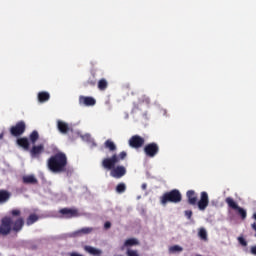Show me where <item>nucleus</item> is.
Listing matches in <instances>:
<instances>
[{
  "mask_svg": "<svg viewBox=\"0 0 256 256\" xmlns=\"http://www.w3.org/2000/svg\"><path fill=\"white\" fill-rule=\"evenodd\" d=\"M127 157V152L123 151L119 155H113L110 158H106L102 161L104 169L111 170L110 175L114 179H121L127 173V169L124 166H116L119 161H123Z\"/></svg>",
  "mask_w": 256,
  "mask_h": 256,
  "instance_id": "obj_1",
  "label": "nucleus"
},
{
  "mask_svg": "<svg viewBox=\"0 0 256 256\" xmlns=\"http://www.w3.org/2000/svg\"><path fill=\"white\" fill-rule=\"evenodd\" d=\"M66 166L67 156L63 153H58L48 160V167L53 173H62V171H65Z\"/></svg>",
  "mask_w": 256,
  "mask_h": 256,
  "instance_id": "obj_2",
  "label": "nucleus"
},
{
  "mask_svg": "<svg viewBox=\"0 0 256 256\" xmlns=\"http://www.w3.org/2000/svg\"><path fill=\"white\" fill-rule=\"evenodd\" d=\"M23 228V219H18L13 225L11 218H3L2 224L0 225L1 235H7L12 229L13 231H21Z\"/></svg>",
  "mask_w": 256,
  "mask_h": 256,
  "instance_id": "obj_3",
  "label": "nucleus"
},
{
  "mask_svg": "<svg viewBox=\"0 0 256 256\" xmlns=\"http://www.w3.org/2000/svg\"><path fill=\"white\" fill-rule=\"evenodd\" d=\"M162 205H167V203H180L181 193L178 190H172L171 192L165 193L160 197Z\"/></svg>",
  "mask_w": 256,
  "mask_h": 256,
  "instance_id": "obj_4",
  "label": "nucleus"
},
{
  "mask_svg": "<svg viewBox=\"0 0 256 256\" xmlns=\"http://www.w3.org/2000/svg\"><path fill=\"white\" fill-rule=\"evenodd\" d=\"M226 203L229 207H231V209H234L235 211H237V213H239L242 219H246L247 211L239 207V205L237 204V202H235V200H233V198H230V197L226 198Z\"/></svg>",
  "mask_w": 256,
  "mask_h": 256,
  "instance_id": "obj_5",
  "label": "nucleus"
},
{
  "mask_svg": "<svg viewBox=\"0 0 256 256\" xmlns=\"http://www.w3.org/2000/svg\"><path fill=\"white\" fill-rule=\"evenodd\" d=\"M199 211H205L209 207V194L207 192L200 193V199L196 202Z\"/></svg>",
  "mask_w": 256,
  "mask_h": 256,
  "instance_id": "obj_6",
  "label": "nucleus"
},
{
  "mask_svg": "<svg viewBox=\"0 0 256 256\" xmlns=\"http://www.w3.org/2000/svg\"><path fill=\"white\" fill-rule=\"evenodd\" d=\"M10 131L11 134L14 135V137H19V135H23V133H25V122H18L15 126L11 128Z\"/></svg>",
  "mask_w": 256,
  "mask_h": 256,
  "instance_id": "obj_7",
  "label": "nucleus"
},
{
  "mask_svg": "<svg viewBox=\"0 0 256 256\" xmlns=\"http://www.w3.org/2000/svg\"><path fill=\"white\" fill-rule=\"evenodd\" d=\"M60 213L64 219H72V217H79V211L76 209L64 208L60 210Z\"/></svg>",
  "mask_w": 256,
  "mask_h": 256,
  "instance_id": "obj_8",
  "label": "nucleus"
},
{
  "mask_svg": "<svg viewBox=\"0 0 256 256\" xmlns=\"http://www.w3.org/2000/svg\"><path fill=\"white\" fill-rule=\"evenodd\" d=\"M144 151L148 157H155L159 151V147L155 143H151L145 146Z\"/></svg>",
  "mask_w": 256,
  "mask_h": 256,
  "instance_id": "obj_9",
  "label": "nucleus"
},
{
  "mask_svg": "<svg viewBox=\"0 0 256 256\" xmlns=\"http://www.w3.org/2000/svg\"><path fill=\"white\" fill-rule=\"evenodd\" d=\"M143 143H145V140H143V138L139 137V136H133L130 140H129V145L130 147H134V148H139L143 145Z\"/></svg>",
  "mask_w": 256,
  "mask_h": 256,
  "instance_id": "obj_10",
  "label": "nucleus"
},
{
  "mask_svg": "<svg viewBox=\"0 0 256 256\" xmlns=\"http://www.w3.org/2000/svg\"><path fill=\"white\" fill-rule=\"evenodd\" d=\"M84 251H86V253H89V255H93V256H101L103 255V250L99 249V248H95L93 246H84Z\"/></svg>",
  "mask_w": 256,
  "mask_h": 256,
  "instance_id": "obj_11",
  "label": "nucleus"
},
{
  "mask_svg": "<svg viewBox=\"0 0 256 256\" xmlns=\"http://www.w3.org/2000/svg\"><path fill=\"white\" fill-rule=\"evenodd\" d=\"M79 103H80V105H85L86 107H91V106L95 105L96 101L94 100L93 97L81 96L79 98Z\"/></svg>",
  "mask_w": 256,
  "mask_h": 256,
  "instance_id": "obj_12",
  "label": "nucleus"
},
{
  "mask_svg": "<svg viewBox=\"0 0 256 256\" xmlns=\"http://www.w3.org/2000/svg\"><path fill=\"white\" fill-rule=\"evenodd\" d=\"M139 245V240L136 238H128L124 241V244L122 246V251L125 250V248L129 249V247H137Z\"/></svg>",
  "mask_w": 256,
  "mask_h": 256,
  "instance_id": "obj_13",
  "label": "nucleus"
},
{
  "mask_svg": "<svg viewBox=\"0 0 256 256\" xmlns=\"http://www.w3.org/2000/svg\"><path fill=\"white\" fill-rule=\"evenodd\" d=\"M57 127H58V131H60V133H69V130L71 129L69 127V124H67L65 121L63 120H58L57 121Z\"/></svg>",
  "mask_w": 256,
  "mask_h": 256,
  "instance_id": "obj_14",
  "label": "nucleus"
},
{
  "mask_svg": "<svg viewBox=\"0 0 256 256\" xmlns=\"http://www.w3.org/2000/svg\"><path fill=\"white\" fill-rule=\"evenodd\" d=\"M44 146L43 144H40L38 146H33V148L30 150V155L31 157H39L41 153L44 151Z\"/></svg>",
  "mask_w": 256,
  "mask_h": 256,
  "instance_id": "obj_15",
  "label": "nucleus"
},
{
  "mask_svg": "<svg viewBox=\"0 0 256 256\" xmlns=\"http://www.w3.org/2000/svg\"><path fill=\"white\" fill-rule=\"evenodd\" d=\"M89 233H93V228L85 227L74 232V237H81V235H89Z\"/></svg>",
  "mask_w": 256,
  "mask_h": 256,
  "instance_id": "obj_16",
  "label": "nucleus"
},
{
  "mask_svg": "<svg viewBox=\"0 0 256 256\" xmlns=\"http://www.w3.org/2000/svg\"><path fill=\"white\" fill-rule=\"evenodd\" d=\"M187 198L190 205H197V194H195V191L189 190L187 192Z\"/></svg>",
  "mask_w": 256,
  "mask_h": 256,
  "instance_id": "obj_17",
  "label": "nucleus"
},
{
  "mask_svg": "<svg viewBox=\"0 0 256 256\" xmlns=\"http://www.w3.org/2000/svg\"><path fill=\"white\" fill-rule=\"evenodd\" d=\"M10 197H11V193H9L5 190H1L0 191V204L7 203V201H9Z\"/></svg>",
  "mask_w": 256,
  "mask_h": 256,
  "instance_id": "obj_18",
  "label": "nucleus"
},
{
  "mask_svg": "<svg viewBox=\"0 0 256 256\" xmlns=\"http://www.w3.org/2000/svg\"><path fill=\"white\" fill-rule=\"evenodd\" d=\"M19 147H23L25 151H29V140L27 138H20L17 140Z\"/></svg>",
  "mask_w": 256,
  "mask_h": 256,
  "instance_id": "obj_19",
  "label": "nucleus"
},
{
  "mask_svg": "<svg viewBox=\"0 0 256 256\" xmlns=\"http://www.w3.org/2000/svg\"><path fill=\"white\" fill-rule=\"evenodd\" d=\"M49 93L48 92H40L38 94V100L40 103H45V101H49Z\"/></svg>",
  "mask_w": 256,
  "mask_h": 256,
  "instance_id": "obj_20",
  "label": "nucleus"
},
{
  "mask_svg": "<svg viewBox=\"0 0 256 256\" xmlns=\"http://www.w3.org/2000/svg\"><path fill=\"white\" fill-rule=\"evenodd\" d=\"M183 248L179 245H173L169 248V252L172 254L182 253Z\"/></svg>",
  "mask_w": 256,
  "mask_h": 256,
  "instance_id": "obj_21",
  "label": "nucleus"
},
{
  "mask_svg": "<svg viewBox=\"0 0 256 256\" xmlns=\"http://www.w3.org/2000/svg\"><path fill=\"white\" fill-rule=\"evenodd\" d=\"M24 183H37V178L33 175H27L23 177Z\"/></svg>",
  "mask_w": 256,
  "mask_h": 256,
  "instance_id": "obj_22",
  "label": "nucleus"
},
{
  "mask_svg": "<svg viewBox=\"0 0 256 256\" xmlns=\"http://www.w3.org/2000/svg\"><path fill=\"white\" fill-rule=\"evenodd\" d=\"M198 236L202 241H207V230L204 228H200L198 231Z\"/></svg>",
  "mask_w": 256,
  "mask_h": 256,
  "instance_id": "obj_23",
  "label": "nucleus"
},
{
  "mask_svg": "<svg viewBox=\"0 0 256 256\" xmlns=\"http://www.w3.org/2000/svg\"><path fill=\"white\" fill-rule=\"evenodd\" d=\"M38 220H39V217L35 214H32L28 217L26 223H27V225H33V223H36V221H38Z\"/></svg>",
  "mask_w": 256,
  "mask_h": 256,
  "instance_id": "obj_24",
  "label": "nucleus"
},
{
  "mask_svg": "<svg viewBox=\"0 0 256 256\" xmlns=\"http://www.w3.org/2000/svg\"><path fill=\"white\" fill-rule=\"evenodd\" d=\"M83 141H87V143H89L91 145V147H93V145H95V142L91 139V135L89 134H85L83 136H81Z\"/></svg>",
  "mask_w": 256,
  "mask_h": 256,
  "instance_id": "obj_25",
  "label": "nucleus"
},
{
  "mask_svg": "<svg viewBox=\"0 0 256 256\" xmlns=\"http://www.w3.org/2000/svg\"><path fill=\"white\" fill-rule=\"evenodd\" d=\"M37 139H39V133L37 131H33L30 134V141H31V143L35 144L37 142Z\"/></svg>",
  "mask_w": 256,
  "mask_h": 256,
  "instance_id": "obj_26",
  "label": "nucleus"
},
{
  "mask_svg": "<svg viewBox=\"0 0 256 256\" xmlns=\"http://www.w3.org/2000/svg\"><path fill=\"white\" fill-rule=\"evenodd\" d=\"M105 147H106L107 149H109L110 151H115V149H116L115 143H113V141H111V140H107V141L105 142Z\"/></svg>",
  "mask_w": 256,
  "mask_h": 256,
  "instance_id": "obj_27",
  "label": "nucleus"
},
{
  "mask_svg": "<svg viewBox=\"0 0 256 256\" xmlns=\"http://www.w3.org/2000/svg\"><path fill=\"white\" fill-rule=\"evenodd\" d=\"M98 89H100L101 91L107 89V81L106 80H100L98 82Z\"/></svg>",
  "mask_w": 256,
  "mask_h": 256,
  "instance_id": "obj_28",
  "label": "nucleus"
},
{
  "mask_svg": "<svg viewBox=\"0 0 256 256\" xmlns=\"http://www.w3.org/2000/svg\"><path fill=\"white\" fill-rule=\"evenodd\" d=\"M127 256H139V252L137 250L128 248L126 251Z\"/></svg>",
  "mask_w": 256,
  "mask_h": 256,
  "instance_id": "obj_29",
  "label": "nucleus"
},
{
  "mask_svg": "<svg viewBox=\"0 0 256 256\" xmlns=\"http://www.w3.org/2000/svg\"><path fill=\"white\" fill-rule=\"evenodd\" d=\"M126 186L124 183H120L116 187L117 193H125Z\"/></svg>",
  "mask_w": 256,
  "mask_h": 256,
  "instance_id": "obj_30",
  "label": "nucleus"
},
{
  "mask_svg": "<svg viewBox=\"0 0 256 256\" xmlns=\"http://www.w3.org/2000/svg\"><path fill=\"white\" fill-rule=\"evenodd\" d=\"M193 215V212L191 210H186L185 211V216L187 217V219H190Z\"/></svg>",
  "mask_w": 256,
  "mask_h": 256,
  "instance_id": "obj_31",
  "label": "nucleus"
},
{
  "mask_svg": "<svg viewBox=\"0 0 256 256\" xmlns=\"http://www.w3.org/2000/svg\"><path fill=\"white\" fill-rule=\"evenodd\" d=\"M238 241L241 245H243V247H246L247 241H245L243 238H238Z\"/></svg>",
  "mask_w": 256,
  "mask_h": 256,
  "instance_id": "obj_32",
  "label": "nucleus"
},
{
  "mask_svg": "<svg viewBox=\"0 0 256 256\" xmlns=\"http://www.w3.org/2000/svg\"><path fill=\"white\" fill-rule=\"evenodd\" d=\"M250 253L256 256V245L250 248Z\"/></svg>",
  "mask_w": 256,
  "mask_h": 256,
  "instance_id": "obj_33",
  "label": "nucleus"
},
{
  "mask_svg": "<svg viewBox=\"0 0 256 256\" xmlns=\"http://www.w3.org/2000/svg\"><path fill=\"white\" fill-rule=\"evenodd\" d=\"M104 227H105V229H110L111 228V222H106L104 224Z\"/></svg>",
  "mask_w": 256,
  "mask_h": 256,
  "instance_id": "obj_34",
  "label": "nucleus"
},
{
  "mask_svg": "<svg viewBox=\"0 0 256 256\" xmlns=\"http://www.w3.org/2000/svg\"><path fill=\"white\" fill-rule=\"evenodd\" d=\"M141 189H142L143 191H145V190L147 189V184H146V183L142 184V185H141Z\"/></svg>",
  "mask_w": 256,
  "mask_h": 256,
  "instance_id": "obj_35",
  "label": "nucleus"
},
{
  "mask_svg": "<svg viewBox=\"0 0 256 256\" xmlns=\"http://www.w3.org/2000/svg\"><path fill=\"white\" fill-rule=\"evenodd\" d=\"M19 213H20L19 210H13L12 211V215H19Z\"/></svg>",
  "mask_w": 256,
  "mask_h": 256,
  "instance_id": "obj_36",
  "label": "nucleus"
},
{
  "mask_svg": "<svg viewBox=\"0 0 256 256\" xmlns=\"http://www.w3.org/2000/svg\"><path fill=\"white\" fill-rule=\"evenodd\" d=\"M3 135H4L3 133H0V139H3Z\"/></svg>",
  "mask_w": 256,
  "mask_h": 256,
  "instance_id": "obj_37",
  "label": "nucleus"
},
{
  "mask_svg": "<svg viewBox=\"0 0 256 256\" xmlns=\"http://www.w3.org/2000/svg\"><path fill=\"white\" fill-rule=\"evenodd\" d=\"M253 218L256 220V213L253 215Z\"/></svg>",
  "mask_w": 256,
  "mask_h": 256,
  "instance_id": "obj_38",
  "label": "nucleus"
},
{
  "mask_svg": "<svg viewBox=\"0 0 256 256\" xmlns=\"http://www.w3.org/2000/svg\"><path fill=\"white\" fill-rule=\"evenodd\" d=\"M137 199H141V196H138Z\"/></svg>",
  "mask_w": 256,
  "mask_h": 256,
  "instance_id": "obj_39",
  "label": "nucleus"
}]
</instances>
